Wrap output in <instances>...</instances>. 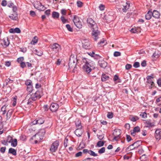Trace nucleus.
I'll list each match as a JSON object with an SVG mask.
<instances>
[{
  "mask_svg": "<svg viewBox=\"0 0 161 161\" xmlns=\"http://www.w3.org/2000/svg\"><path fill=\"white\" fill-rule=\"evenodd\" d=\"M73 21L75 25L79 29L81 28L82 24L79 17L77 15H74Z\"/></svg>",
  "mask_w": 161,
  "mask_h": 161,
  "instance_id": "3",
  "label": "nucleus"
},
{
  "mask_svg": "<svg viewBox=\"0 0 161 161\" xmlns=\"http://www.w3.org/2000/svg\"><path fill=\"white\" fill-rule=\"evenodd\" d=\"M77 4L79 7H81L82 6V3L80 1H78L77 2Z\"/></svg>",
  "mask_w": 161,
  "mask_h": 161,
  "instance_id": "62",
  "label": "nucleus"
},
{
  "mask_svg": "<svg viewBox=\"0 0 161 161\" xmlns=\"http://www.w3.org/2000/svg\"><path fill=\"white\" fill-rule=\"evenodd\" d=\"M152 16L155 18H158L159 17L160 13L156 10H154L152 12Z\"/></svg>",
  "mask_w": 161,
  "mask_h": 161,
  "instance_id": "23",
  "label": "nucleus"
},
{
  "mask_svg": "<svg viewBox=\"0 0 161 161\" xmlns=\"http://www.w3.org/2000/svg\"><path fill=\"white\" fill-rule=\"evenodd\" d=\"M37 124L38 125H40L42 124L44 122V120L43 118H38L37 119Z\"/></svg>",
  "mask_w": 161,
  "mask_h": 161,
  "instance_id": "38",
  "label": "nucleus"
},
{
  "mask_svg": "<svg viewBox=\"0 0 161 161\" xmlns=\"http://www.w3.org/2000/svg\"><path fill=\"white\" fill-rule=\"evenodd\" d=\"M11 62L9 61H6L5 63V65L7 67L11 65Z\"/></svg>",
  "mask_w": 161,
  "mask_h": 161,
  "instance_id": "64",
  "label": "nucleus"
},
{
  "mask_svg": "<svg viewBox=\"0 0 161 161\" xmlns=\"http://www.w3.org/2000/svg\"><path fill=\"white\" fill-rule=\"evenodd\" d=\"M135 31H136V33H139L141 31V29L140 27L135 28Z\"/></svg>",
  "mask_w": 161,
  "mask_h": 161,
  "instance_id": "61",
  "label": "nucleus"
},
{
  "mask_svg": "<svg viewBox=\"0 0 161 161\" xmlns=\"http://www.w3.org/2000/svg\"><path fill=\"white\" fill-rule=\"evenodd\" d=\"M66 27L68 29V30L70 31H73V29L71 27L70 25L69 24H67L66 25Z\"/></svg>",
  "mask_w": 161,
  "mask_h": 161,
  "instance_id": "49",
  "label": "nucleus"
},
{
  "mask_svg": "<svg viewBox=\"0 0 161 161\" xmlns=\"http://www.w3.org/2000/svg\"><path fill=\"white\" fill-rule=\"evenodd\" d=\"M9 17L13 20H16L18 19V15L17 12L13 13L11 15L9 16Z\"/></svg>",
  "mask_w": 161,
  "mask_h": 161,
  "instance_id": "22",
  "label": "nucleus"
},
{
  "mask_svg": "<svg viewBox=\"0 0 161 161\" xmlns=\"http://www.w3.org/2000/svg\"><path fill=\"white\" fill-rule=\"evenodd\" d=\"M38 40V38L36 36H35L33 39L32 42H31V43L32 44H34L37 42Z\"/></svg>",
  "mask_w": 161,
  "mask_h": 161,
  "instance_id": "43",
  "label": "nucleus"
},
{
  "mask_svg": "<svg viewBox=\"0 0 161 161\" xmlns=\"http://www.w3.org/2000/svg\"><path fill=\"white\" fill-rule=\"evenodd\" d=\"M58 145V141H56L54 142L53 143L51 146V148H50V151L52 152H55L57 149Z\"/></svg>",
  "mask_w": 161,
  "mask_h": 161,
  "instance_id": "7",
  "label": "nucleus"
},
{
  "mask_svg": "<svg viewBox=\"0 0 161 161\" xmlns=\"http://www.w3.org/2000/svg\"><path fill=\"white\" fill-rule=\"evenodd\" d=\"M129 119L131 121L135 122L139 118L138 117L136 116H130Z\"/></svg>",
  "mask_w": 161,
  "mask_h": 161,
  "instance_id": "35",
  "label": "nucleus"
},
{
  "mask_svg": "<svg viewBox=\"0 0 161 161\" xmlns=\"http://www.w3.org/2000/svg\"><path fill=\"white\" fill-rule=\"evenodd\" d=\"M50 47L54 52L57 53L61 50V46L58 43H55L50 45Z\"/></svg>",
  "mask_w": 161,
  "mask_h": 161,
  "instance_id": "6",
  "label": "nucleus"
},
{
  "mask_svg": "<svg viewBox=\"0 0 161 161\" xmlns=\"http://www.w3.org/2000/svg\"><path fill=\"white\" fill-rule=\"evenodd\" d=\"M35 53L37 55L39 56H41L43 54V53L41 51H38L37 50H36Z\"/></svg>",
  "mask_w": 161,
  "mask_h": 161,
  "instance_id": "52",
  "label": "nucleus"
},
{
  "mask_svg": "<svg viewBox=\"0 0 161 161\" xmlns=\"http://www.w3.org/2000/svg\"><path fill=\"white\" fill-rule=\"evenodd\" d=\"M20 66L22 68H24L26 66V64L24 62H21L20 63Z\"/></svg>",
  "mask_w": 161,
  "mask_h": 161,
  "instance_id": "59",
  "label": "nucleus"
},
{
  "mask_svg": "<svg viewBox=\"0 0 161 161\" xmlns=\"http://www.w3.org/2000/svg\"><path fill=\"white\" fill-rule=\"evenodd\" d=\"M104 142L103 141H99L97 143V145L98 147H101L103 146Z\"/></svg>",
  "mask_w": 161,
  "mask_h": 161,
  "instance_id": "42",
  "label": "nucleus"
},
{
  "mask_svg": "<svg viewBox=\"0 0 161 161\" xmlns=\"http://www.w3.org/2000/svg\"><path fill=\"white\" fill-rule=\"evenodd\" d=\"M25 84L27 86H28L29 85H32V81L30 80H28L25 81Z\"/></svg>",
  "mask_w": 161,
  "mask_h": 161,
  "instance_id": "44",
  "label": "nucleus"
},
{
  "mask_svg": "<svg viewBox=\"0 0 161 161\" xmlns=\"http://www.w3.org/2000/svg\"><path fill=\"white\" fill-rule=\"evenodd\" d=\"M68 143V139L66 138L64 140V146L65 147H67V143Z\"/></svg>",
  "mask_w": 161,
  "mask_h": 161,
  "instance_id": "54",
  "label": "nucleus"
},
{
  "mask_svg": "<svg viewBox=\"0 0 161 161\" xmlns=\"http://www.w3.org/2000/svg\"><path fill=\"white\" fill-rule=\"evenodd\" d=\"M143 123L145 125V127H152L154 126L153 123H151L149 120L143 119Z\"/></svg>",
  "mask_w": 161,
  "mask_h": 161,
  "instance_id": "13",
  "label": "nucleus"
},
{
  "mask_svg": "<svg viewBox=\"0 0 161 161\" xmlns=\"http://www.w3.org/2000/svg\"><path fill=\"white\" fill-rule=\"evenodd\" d=\"M13 138L12 137L10 136H8V139L7 140V141L8 142L10 143L12 140Z\"/></svg>",
  "mask_w": 161,
  "mask_h": 161,
  "instance_id": "56",
  "label": "nucleus"
},
{
  "mask_svg": "<svg viewBox=\"0 0 161 161\" xmlns=\"http://www.w3.org/2000/svg\"><path fill=\"white\" fill-rule=\"evenodd\" d=\"M6 149V147H3L1 148H0V151L2 153H4Z\"/></svg>",
  "mask_w": 161,
  "mask_h": 161,
  "instance_id": "63",
  "label": "nucleus"
},
{
  "mask_svg": "<svg viewBox=\"0 0 161 161\" xmlns=\"http://www.w3.org/2000/svg\"><path fill=\"white\" fill-rule=\"evenodd\" d=\"M123 8H122V11L124 12H126L127 10L130 7V3L129 1H127L126 2V5H124Z\"/></svg>",
  "mask_w": 161,
  "mask_h": 161,
  "instance_id": "20",
  "label": "nucleus"
},
{
  "mask_svg": "<svg viewBox=\"0 0 161 161\" xmlns=\"http://www.w3.org/2000/svg\"><path fill=\"white\" fill-rule=\"evenodd\" d=\"M96 28V29H92V36L95 41L97 40L100 34V32L98 30V27Z\"/></svg>",
  "mask_w": 161,
  "mask_h": 161,
  "instance_id": "5",
  "label": "nucleus"
},
{
  "mask_svg": "<svg viewBox=\"0 0 161 161\" xmlns=\"http://www.w3.org/2000/svg\"><path fill=\"white\" fill-rule=\"evenodd\" d=\"M147 160V157L145 154H144L142 155V161H146Z\"/></svg>",
  "mask_w": 161,
  "mask_h": 161,
  "instance_id": "46",
  "label": "nucleus"
},
{
  "mask_svg": "<svg viewBox=\"0 0 161 161\" xmlns=\"http://www.w3.org/2000/svg\"><path fill=\"white\" fill-rule=\"evenodd\" d=\"M109 78V76L106 75L105 74H103L102 75L101 77V80L103 81H106L108 80Z\"/></svg>",
  "mask_w": 161,
  "mask_h": 161,
  "instance_id": "29",
  "label": "nucleus"
},
{
  "mask_svg": "<svg viewBox=\"0 0 161 161\" xmlns=\"http://www.w3.org/2000/svg\"><path fill=\"white\" fill-rule=\"evenodd\" d=\"M75 125L77 128H81L82 126L81 124V122L79 120H78L75 121Z\"/></svg>",
  "mask_w": 161,
  "mask_h": 161,
  "instance_id": "37",
  "label": "nucleus"
},
{
  "mask_svg": "<svg viewBox=\"0 0 161 161\" xmlns=\"http://www.w3.org/2000/svg\"><path fill=\"white\" fill-rule=\"evenodd\" d=\"M35 7L38 10L40 11H44L46 9V8L40 2H39L37 5H36Z\"/></svg>",
  "mask_w": 161,
  "mask_h": 161,
  "instance_id": "14",
  "label": "nucleus"
},
{
  "mask_svg": "<svg viewBox=\"0 0 161 161\" xmlns=\"http://www.w3.org/2000/svg\"><path fill=\"white\" fill-rule=\"evenodd\" d=\"M74 132L77 136L80 137L82 134L83 130L81 128H77Z\"/></svg>",
  "mask_w": 161,
  "mask_h": 161,
  "instance_id": "16",
  "label": "nucleus"
},
{
  "mask_svg": "<svg viewBox=\"0 0 161 161\" xmlns=\"http://www.w3.org/2000/svg\"><path fill=\"white\" fill-rule=\"evenodd\" d=\"M152 16V12L150 11H149L147 14L145 15V17L146 19L147 20H149Z\"/></svg>",
  "mask_w": 161,
  "mask_h": 161,
  "instance_id": "25",
  "label": "nucleus"
},
{
  "mask_svg": "<svg viewBox=\"0 0 161 161\" xmlns=\"http://www.w3.org/2000/svg\"><path fill=\"white\" fill-rule=\"evenodd\" d=\"M14 33H19L20 32V30L18 28H16L14 29Z\"/></svg>",
  "mask_w": 161,
  "mask_h": 161,
  "instance_id": "57",
  "label": "nucleus"
},
{
  "mask_svg": "<svg viewBox=\"0 0 161 161\" xmlns=\"http://www.w3.org/2000/svg\"><path fill=\"white\" fill-rule=\"evenodd\" d=\"M9 43L10 42L8 37L4 38L3 39V44L5 46V47L8 46L9 44Z\"/></svg>",
  "mask_w": 161,
  "mask_h": 161,
  "instance_id": "24",
  "label": "nucleus"
},
{
  "mask_svg": "<svg viewBox=\"0 0 161 161\" xmlns=\"http://www.w3.org/2000/svg\"><path fill=\"white\" fill-rule=\"evenodd\" d=\"M147 65V62L145 60H144L142 62V66L143 67H145Z\"/></svg>",
  "mask_w": 161,
  "mask_h": 161,
  "instance_id": "60",
  "label": "nucleus"
},
{
  "mask_svg": "<svg viewBox=\"0 0 161 161\" xmlns=\"http://www.w3.org/2000/svg\"><path fill=\"white\" fill-rule=\"evenodd\" d=\"M140 141H138L135 142L131 145L129 146L128 147L127 149H130V147H133V146H135V147H134V148H138L140 146L141 144L140 143Z\"/></svg>",
  "mask_w": 161,
  "mask_h": 161,
  "instance_id": "21",
  "label": "nucleus"
},
{
  "mask_svg": "<svg viewBox=\"0 0 161 161\" xmlns=\"http://www.w3.org/2000/svg\"><path fill=\"white\" fill-rule=\"evenodd\" d=\"M87 23L88 26L92 29H96L97 27V25L94 20L91 18H88L87 19Z\"/></svg>",
  "mask_w": 161,
  "mask_h": 161,
  "instance_id": "4",
  "label": "nucleus"
},
{
  "mask_svg": "<svg viewBox=\"0 0 161 161\" xmlns=\"http://www.w3.org/2000/svg\"><path fill=\"white\" fill-rule=\"evenodd\" d=\"M149 114H147L146 112L142 113V118L143 119H145L147 118V115H149Z\"/></svg>",
  "mask_w": 161,
  "mask_h": 161,
  "instance_id": "39",
  "label": "nucleus"
},
{
  "mask_svg": "<svg viewBox=\"0 0 161 161\" xmlns=\"http://www.w3.org/2000/svg\"><path fill=\"white\" fill-rule=\"evenodd\" d=\"M7 106H6L5 105L3 106L1 108V111L2 112V115H4L6 112V110H7Z\"/></svg>",
  "mask_w": 161,
  "mask_h": 161,
  "instance_id": "32",
  "label": "nucleus"
},
{
  "mask_svg": "<svg viewBox=\"0 0 161 161\" xmlns=\"http://www.w3.org/2000/svg\"><path fill=\"white\" fill-rule=\"evenodd\" d=\"M140 64L138 62H135L133 64V67L135 68H137L140 67Z\"/></svg>",
  "mask_w": 161,
  "mask_h": 161,
  "instance_id": "48",
  "label": "nucleus"
},
{
  "mask_svg": "<svg viewBox=\"0 0 161 161\" xmlns=\"http://www.w3.org/2000/svg\"><path fill=\"white\" fill-rule=\"evenodd\" d=\"M10 143H11V145L12 147H16L17 144V139L15 138L14 139H13L12 140Z\"/></svg>",
  "mask_w": 161,
  "mask_h": 161,
  "instance_id": "33",
  "label": "nucleus"
},
{
  "mask_svg": "<svg viewBox=\"0 0 161 161\" xmlns=\"http://www.w3.org/2000/svg\"><path fill=\"white\" fill-rule=\"evenodd\" d=\"M8 153H11L12 154L16 155V151L14 149L10 148L9 149L8 151Z\"/></svg>",
  "mask_w": 161,
  "mask_h": 161,
  "instance_id": "34",
  "label": "nucleus"
},
{
  "mask_svg": "<svg viewBox=\"0 0 161 161\" xmlns=\"http://www.w3.org/2000/svg\"><path fill=\"white\" fill-rule=\"evenodd\" d=\"M83 152L85 153H88L90 155L93 157H96L98 156L97 154L96 153L94 152L91 150H88L87 149H84Z\"/></svg>",
  "mask_w": 161,
  "mask_h": 161,
  "instance_id": "11",
  "label": "nucleus"
},
{
  "mask_svg": "<svg viewBox=\"0 0 161 161\" xmlns=\"http://www.w3.org/2000/svg\"><path fill=\"white\" fill-rule=\"evenodd\" d=\"M105 148L104 147H103L100 149L98 152L99 153L102 154L105 152Z\"/></svg>",
  "mask_w": 161,
  "mask_h": 161,
  "instance_id": "47",
  "label": "nucleus"
},
{
  "mask_svg": "<svg viewBox=\"0 0 161 161\" xmlns=\"http://www.w3.org/2000/svg\"><path fill=\"white\" fill-rule=\"evenodd\" d=\"M153 77L151 75L148 76L147 77V82L150 84L149 85L150 88H152L154 86V83L153 80Z\"/></svg>",
  "mask_w": 161,
  "mask_h": 161,
  "instance_id": "8",
  "label": "nucleus"
},
{
  "mask_svg": "<svg viewBox=\"0 0 161 161\" xmlns=\"http://www.w3.org/2000/svg\"><path fill=\"white\" fill-rule=\"evenodd\" d=\"M83 47L86 49H89L91 48L89 40L85 39L82 42Z\"/></svg>",
  "mask_w": 161,
  "mask_h": 161,
  "instance_id": "9",
  "label": "nucleus"
},
{
  "mask_svg": "<svg viewBox=\"0 0 161 161\" xmlns=\"http://www.w3.org/2000/svg\"><path fill=\"white\" fill-rule=\"evenodd\" d=\"M140 131V127L138 126H137L134 128L132 131H131V134L132 136H135L136 135V133L139 132Z\"/></svg>",
  "mask_w": 161,
  "mask_h": 161,
  "instance_id": "17",
  "label": "nucleus"
},
{
  "mask_svg": "<svg viewBox=\"0 0 161 161\" xmlns=\"http://www.w3.org/2000/svg\"><path fill=\"white\" fill-rule=\"evenodd\" d=\"M98 64L100 67L104 69L105 68L107 65V63L103 60H99Z\"/></svg>",
  "mask_w": 161,
  "mask_h": 161,
  "instance_id": "18",
  "label": "nucleus"
},
{
  "mask_svg": "<svg viewBox=\"0 0 161 161\" xmlns=\"http://www.w3.org/2000/svg\"><path fill=\"white\" fill-rule=\"evenodd\" d=\"M159 52L158 51H155L152 56V58H157L159 57Z\"/></svg>",
  "mask_w": 161,
  "mask_h": 161,
  "instance_id": "31",
  "label": "nucleus"
},
{
  "mask_svg": "<svg viewBox=\"0 0 161 161\" xmlns=\"http://www.w3.org/2000/svg\"><path fill=\"white\" fill-rule=\"evenodd\" d=\"M116 132V131H114L113 133V135L114 136L113 140L115 141H118L120 138V130H118L117 131V132H118V134H115Z\"/></svg>",
  "mask_w": 161,
  "mask_h": 161,
  "instance_id": "19",
  "label": "nucleus"
},
{
  "mask_svg": "<svg viewBox=\"0 0 161 161\" xmlns=\"http://www.w3.org/2000/svg\"><path fill=\"white\" fill-rule=\"evenodd\" d=\"M30 97L28 101L27 102V104L30 105L32 103L33 101H34L37 99H39L41 97V92L39 91H37L34 93H30L29 94H28L27 97Z\"/></svg>",
  "mask_w": 161,
  "mask_h": 161,
  "instance_id": "1",
  "label": "nucleus"
},
{
  "mask_svg": "<svg viewBox=\"0 0 161 161\" xmlns=\"http://www.w3.org/2000/svg\"><path fill=\"white\" fill-rule=\"evenodd\" d=\"M58 105L57 104L52 103L50 106V109L53 112H55L58 110Z\"/></svg>",
  "mask_w": 161,
  "mask_h": 161,
  "instance_id": "10",
  "label": "nucleus"
},
{
  "mask_svg": "<svg viewBox=\"0 0 161 161\" xmlns=\"http://www.w3.org/2000/svg\"><path fill=\"white\" fill-rule=\"evenodd\" d=\"M13 112V110L12 109H10L8 110L6 114L7 119H8L10 118Z\"/></svg>",
  "mask_w": 161,
  "mask_h": 161,
  "instance_id": "28",
  "label": "nucleus"
},
{
  "mask_svg": "<svg viewBox=\"0 0 161 161\" xmlns=\"http://www.w3.org/2000/svg\"><path fill=\"white\" fill-rule=\"evenodd\" d=\"M61 19L62 22L64 24L68 22L67 20L65 19L63 16H61Z\"/></svg>",
  "mask_w": 161,
  "mask_h": 161,
  "instance_id": "45",
  "label": "nucleus"
},
{
  "mask_svg": "<svg viewBox=\"0 0 161 161\" xmlns=\"http://www.w3.org/2000/svg\"><path fill=\"white\" fill-rule=\"evenodd\" d=\"M155 135L156 139L159 140L161 137V129H159L156 130Z\"/></svg>",
  "mask_w": 161,
  "mask_h": 161,
  "instance_id": "15",
  "label": "nucleus"
},
{
  "mask_svg": "<svg viewBox=\"0 0 161 161\" xmlns=\"http://www.w3.org/2000/svg\"><path fill=\"white\" fill-rule=\"evenodd\" d=\"M45 133V131L44 129H42L40 131L37 133L34 136H43Z\"/></svg>",
  "mask_w": 161,
  "mask_h": 161,
  "instance_id": "26",
  "label": "nucleus"
},
{
  "mask_svg": "<svg viewBox=\"0 0 161 161\" xmlns=\"http://www.w3.org/2000/svg\"><path fill=\"white\" fill-rule=\"evenodd\" d=\"M105 42V40L103 39L101 40L100 42L98 43V46L100 47L105 45L106 43V42Z\"/></svg>",
  "mask_w": 161,
  "mask_h": 161,
  "instance_id": "30",
  "label": "nucleus"
},
{
  "mask_svg": "<svg viewBox=\"0 0 161 161\" xmlns=\"http://www.w3.org/2000/svg\"><path fill=\"white\" fill-rule=\"evenodd\" d=\"M13 80H10L9 78H8L6 79L4 82L3 86H7L9 84L13 83Z\"/></svg>",
  "mask_w": 161,
  "mask_h": 161,
  "instance_id": "27",
  "label": "nucleus"
},
{
  "mask_svg": "<svg viewBox=\"0 0 161 161\" xmlns=\"http://www.w3.org/2000/svg\"><path fill=\"white\" fill-rule=\"evenodd\" d=\"M52 16L53 18H58L59 17V13L57 12L54 11L52 13Z\"/></svg>",
  "mask_w": 161,
  "mask_h": 161,
  "instance_id": "36",
  "label": "nucleus"
},
{
  "mask_svg": "<svg viewBox=\"0 0 161 161\" xmlns=\"http://www.w3.org/2000/svg\"><path fill=\"white\" fill-rule=\"evenodd\" d=\"M99 8L100 10L103 11L104 9L105 6L103 4H101L99 5Z\"/></svg>",
  "mask_w": 161,
  "mask_h": 161,
  "instance_id": "55",
  "label": "nucleus"
},
{
  "mask_svg": "<svg viewBox=\"0 0 161 161\" xmlns=\"http://www.w3.org/2000/svg\"><path fill=\"white\" fill-rule=\"evenodd\" d=\"M91 66L90 64L84 65L83 66V70L86 72L89 73L92 70L91 68Z\"/></svg>",
  "mask_w": 161,
  "mask_h": 161,
  "instance_id": "12",
  "label": "nucleus"
},
{
  "mask_svg": "<svg viewBox=\"0 0 161 161\" xmlns=\"http://www.w3.org/2000/svg\"><path fill=\"white\" fill-rule=\"evenodd\" d=\"M107 117L109 119H111L113 117V114L112 112H108Z\"/></svg>",
  "mask_w": 161,
  "mask_h": 161,
  "instance_id": "51",
  "label": "nucleus"
},
{
  "mask_svg": "<svg viewBox=\"0 0 161 161\" xmlns=\"http://www.w3.org/2000/svg\"><path fill=\"white\" fill-rule=\"evenodd\" d=\"M77 61L76 56L73 55H71L68 64L69 68L70 69L73 68L74 69L75 68Z\"/></svg>",
  "mask_w": 161,
  "mask_h": 161,
  "instance_id": "2",
  "label": "nucleus"
},
{
  "mask_svg": "<svg viewBox=\"0 0 161 161\" xmlns=\"http://www.w3.org/2000/svg\"><path fill=\"white\" fill-rule=\"evenodd\" d=\"M27 90L29 92H30V93H31V92L33 91L32 85H31V86L29 85V86H27Z\"/></svg>",
  "mask_w": 161,
  "mask_h": 161,
  "instance_id": "41",
  "label": "nucleus"
},
{
  "mask_svg": "<svg viewBox=\"0 0 161 161\" xmlns=\"http://www.w3.org/2000/svg\"><path fill=\"white\" fill-rule=\"evenodd\" d=\"M82 62L85 63L84 65H86L87 64H90V62L89 60H87V59L86 58H83L82 59Z\"/></svg>",
  "mask_w": 161,
  "mask_h": 161,
  "instance_id": "40",
  "label": "nucleus"
},
{
  "mask_svg": "<svg viewBox=\"0 0 161 161\" xmlns=\"http://www.w3.org/2000/svg\"><path fill=\"white\" fill-rule=\"evenodd\" d=\"M114 55L115 57L119 56L121 55V53L119 52L116 51L114 53Z\"/></svg>",
  "mask_w": 161,
  "mask_h": 161,
  "instance_id": "50",
  "label": "nucleus"
},
{
  "mask_svg": "<svg viewBox=\"0 0 161 161\" xmlns=\"http://www.w3.org/2000/svg\"><path fill=\"white\" fill-rule=\"evenodd\" d=\"M24 60V58L23 57H20L18 58L17 59V62L20 63V62H23V60Z\"/></svg>",
  "mask_w": 161,
  "mask_h": 161,
  "instance_id": "53",
  "label": "nucleus"
},
{
  "mask_svg": "<svg viewBox=\"0 0 161 161\" xmlns=\"http://www.w3.org/2000/svg\"><path fill=\"white\" fill-rule=\"evenodd\" d=\"M132 66L130 64H127L125 65V69L127 70L129 69Z\"/></svg>",
  "mask_w": 161,
  "mask_h": 161,
  "instance_id": "58",
  "label": "nucleus"
}]
</instances>
